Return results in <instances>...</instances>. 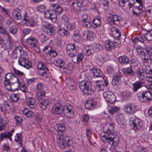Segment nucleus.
I'll list each match as a JSON object with an SVG mask.
<instances>
[{"label": "nucleus", "mask_w": 152, "mask_h": 152, "mask_svg": "<svg viewBox=\"0 0 152 152\" xmlns=\"http://www.w3.org/2000/svg\"><path fill=\"white\" fill-rule=\"evenodd\" d=\"M113 129V125L105 124L103 127L104 133H101L99 137L102 141L105 143L117 146L119 142V137L113 134L112 130Z\"/></svg>", "instance_id": "obj_1"}, {"label": "nucleus", "mask_w": 152, "mask_h": 152, "mask_svg": "<svg viewBox=\"0 0 152 152\" xmlns=\"http://www.w3.org/2000/svg\"><path fill=\"white\" fill-rule=\"evenodd\" d=\"M12 76L11 73H7L4 77V84L6 89L10 91H15L19 87L20 82H14V81L11 83L10 79Z\"/></svg>", "instance_id": "obj_2"}, {"label": "nucleus", "mask_w": 152, "mask_h": 152, "mask_svg": "<svg viewBox=\"0 0 152 152\" xmlns=\"http://www.w3.org/2000/svg\"><path fill=\"white\" fill-rule=\"evenodd\" d=\"M57 139L56 145L59 148L63 149L69 147L72 143V138L70 136H64L62 134L58 135Z\"/></svg>", "instance_id": "obj_3"}, {"label": "nucleus", "mask_w": 152, "mask_h": 152, "mask_svg": "<svg viewBox=\"0 0 152 152\" xmlns=\"http://www.w3.org/2000/svg\"><path fill=\"white\" fill-rule=\"evenodd\" d=\"M91 83L85 81H81L79 84L81 91L88 95L92 94L94 93V90L91 89Z\"/></svg>", "instance_id": "obj_4"}, {"label": "nucleus", "mask_w": 152, "mask_h": 152, "mask_svg": "<svg viewBox=\"0 0 152 152\" xmlns=\"http://www.w3.org/2000/svg\"><path fill=\"white\" fill-rule=\"evenodd\" d=\"M45 93L40 91L38 94L37 96V99L40 102V107L43 109L45 110L47 108V106L48 105L50 102L47 98L43 99L45 96Z\"/></svg>", "instance_id": "obj_5"}, {"label": "nucleus", "mask_w": 152, "mask_h": 152, "mask_svg": "<svg viewBox=\"0 0 152 152\" xmlns=\"http://www.w3.org/2000/svg\"><path fill=\"white\" fill-rule=\"evenodd\" d=\"M72 106L69 103L65 105L64 107V113L67 117V121L68 122H71L70 118L74 116Z\"/></svg>", "instance_id": "obj_6"}, {"label": "nucleus", "mask_w": 152, "mask_h": 152, "mask_svg": "<svg viewBox=\"0 0 152 152\" xmlns=\"http://www.w3.org/2000/svg\"><path fill=\"white\" fill-rule=\"evenodd\" d=\"M137 96L138 99L141 101L142 99H146L148 101H150L151 100V98L152 95L151 92L149 91H143L142 92H139L137 94Z\"/></svg>", "instance_id": "obj_7"}, {"label": "nucleus", "mask_w": 152, "mask_h": 152, "mask_svg": "<svg viewBox=\"0 0 152 152\" xmlns=\"http://www.w3.org/2000/svg\"><path fill=\"white\" fill-rule=\"evenodd\" d=\"M131 119L133 125L132 128L134 130H138L142 127L143 123L138 118L134 117Z\"/></svg>", "instance_id": "obj_8"}, {"label": "nucleus", "mask_w": 152, "mask_h": 152, "mask_svg": "<svg viewBox=\"0 0 152 152\" xmlns=\"http://www.w3.org/2000/svg\"><path fill=\"white\" fill-rule=\"evenodd\" d=\"M64 108L61 104L59 103L53 105L51 109V113L55 114H60L64 112Z\"/></svg>", "instance_id": "obj_9"}, {"label": "nucleus", "mask_w": 152, "mask_h": 152, "mask_svg": "<svg viewBox=\"0 0 152 152\" xmlns=\"http://www.w3.org/2000/svg\"><path fill=\"white\" fill-rule=\"evenodd\" d=\"M42 28L44 32L49 35L52 36L56 32L53 26L50 24L43 25Z\"/></svg>", "instance_id": "obj_10"}, {"label": "nucleus", "mask_w": 152, "mask_h": 152, "mask_svg": "<svg viewBox=\"0 0 152 152\" xmlns=\"http://www.w3.org/2000/svg\"><path fill=\"white\" fill-rule=\"evenodd\" d=\"M108 84V81L106 78H104L103 80H98L96 82V86L98 91L103 90L105 86Z\"/></svg>", "instance_id": "obj_11"}, {"label": "nucleus", "mask_w": 152, "mask_h": 152, "mask_svg": "<svg viewBox=\"0 0 152 152\" xmlns=\"http://www.w3.org/2000/svg\"><path fill=\"white\" fill-rule=\"evenodd\" d=\"M103 96L107 102L111 104H113L115 100V96L109 91L104 92L103 94Z\"/></svg>", "instance_id": "obj_12"}, {"label": "nucleus", "mask_w": 152, "mask_h": 152, "mask_svg": "<svg viewBox=\"0 0 152 152\" xmlns=\"http://www.w3.org/2000/svg\"><path fill=\"white\" fill-rule=\"evenodd\" d=\"M18 63L19 65L27 69L29 68L31 66L30 61L26 58L23 57H20L19 58Z\"/></svg>", "instance_id": "obj_13"}, {"label": "nucleus", "mask_w": 152, "mask_h": 152, "mask_svg": "<svg viewBox=\"0 0 152 152\" xmlns=\"http://www.w3.org/2000/svg\"><path fill=\"white\" fill-rule=\"evenodd\" d=\"M125 112L128 114H133L136 112L137 110L135 106L130 103L126 104L124 107Z\"/></svg>", "instance_id": "obj_14"}, {"label": "nucleus", "mask_w": 152, "mask_h": 152, "mask_svg": "<svg viewBox=\"0 0 152 152\" xmlns=\"http://www.w3.org/2000/svg\"><path fill=\"white\" fill-rule=\"evenodd\" d=\"M51 8L52 12H54V13L56 14V15L61 14L63 12V10L61 7L57 4H52Z\"/></svg>", "instance_id": "obj_15"}, {"label": "nucleus", "mask_w": 152, "mask_h": 152, "mask_svg": "<svg viewBox=\"0 0 152 152\" xmlns=\"http://www.w3.org/2000/svg\"><path fill=\"white\" fill-rule=\"evenodd\" d=\"M14 131V129H12L10 132H3L1 133L0 134V142L5 138H8L11 141H12L11 136Z\"/></svg>", "instance_id": "obj_16"}, {"label": "nucleus", "mask_w": 152, "mask_h": 152, "mask_svg": "<svg viewBox=\"0 0 152 152\" xmlns=\"http://www.w3.org/2000/svg\"><path fill=\"white\" fill-rule=\"evenodd\" d=\"M96 102L93 99H88L85 104V108L88 110H92L94 109Z\"/></svg>", "instance_id": "obj_17"}, {"label": "nucleus", "mask_w": 152, "mask_h": 152, "mask_svg": "<svg viewBox=\"0 0 152 152\" xmlns=\"http://www.w3.org/2000/svg\"><path fill=\"white\" fill-rule=\"evenodd\" d=\"M122 75V74L120 72L119 74L115 75L112 80L113 85L115 86L119 85L121 82V78Z\"/></svg>", "instance_id": "obj_18"}, {"label": "nucleus", "mask_w": 152, "mask_h": 152, "mask_svg": "<svg viewBox=\"0 0 152 152\" xmlns=\"http://www.w3.org/2000/svg\"><path fill=\"white\" fill-rule=\"evenodd\" d=\"M120 16L117 15H110V18H108V20L110 23L116 24H118L120 21L121 19Z\"/></svg>", "instance_id": "obj_19"}, {"label": "nucleus", "mask_w": 152, "mask_h": 152, "mask_svg": "<svg viewBox=\"0 0 152 152\" xmlns=\"http://www.w3.org/2000/svg\"><path fill=\"white\" fill-rule=\"evenodd\" d=\"M113 42L108 40L105 42L104 47L105 49L107 51L111 50L112 48L117 47V45H113Z\"/></svg>", "instance_id": "obj_20"}, {"label": "nucleus", "mask_w": 152, "mask_h": 152, "mask_svg": "<svg viewBox=\"0 0 152 152\" xmlns=\"http://www.w3.org/2000/svg\"><path fill=\"white\" fill-rule=\"evenodd\" d=\"M52 11L50 10H48L45 12L44 17L47 18L49 19L50 20L55 18L56 17V14L52 13Z\"/></svg>", "instance_id": "obj_21"}, {"label": "nucleus", "mask_w": 152, "mask_h": 152, "mask_svg": "<svg viewBox=\"0 0 152 152\" xmlns=\"http://www.w3.org/2000/svg\"><path fill=\"white\" fill-rule=\"evenodd\" d=\"M132 13L137 16H141L143 14L142 9L139 8V6L134 7L132 9Z\"/></svg>", "instance_id": "obj_22"}, {"label": "nucleus", "mask_w": 152, "mask_h": 152, "mask_svg": "<svg viewBox=\"0 0 152 152\" xmlns=\"http://www.w3.org/2000/svg\"><path fill=\"white\" fill-rule=\"evenodd\" d=\"M123 72L125 75L128 77L129 76L134 77L135 75L133 70L131 66L124 68L123 69Z\"/></svg>", "instance_id": "obj_23"}, {"label": "nucleus", "mask_w": 152, "mask_h": 152, "mask_svg": "<svg viewBox=\"0 0 152 152\" xmlns=\"http://www.w3.org/2000/svg\"><path fill=\"white\" fill-rule=\"evenodd\" d=\"M26 42L32 48L36 47L37 44L36 39L33 37H30L27 39Z\"/></svg>", "instance_id": "obj_24"}, {"label": "nucleus", "mask_w": 152, "mask_h": 152, "mask_svg": "<svg viewBox=\"0 0 152 152\" xmlns=\"http://www.w3.org/2000/svg\"><path fill=\"white\" fill-rule=\"evenodd\" d=\"M13 52L15 58L18 56H21L23 53V48L21 46L16 48L13 50Z\"/></svg>", "instance_id": "obj_25"}, {"label": "nucleus", "mask_w": 152, "mask_h": 152, "mask_svg": "<svg viewBox=\"0 0 152 152\" xmlns=\"http://www.w3.org/2000/svg\"><path fill=\"white\" fill-rule=\"evenodd\" d=\"M12 16L16 20L21 19L22 18L21 10L18 8L15 9L12 12Z\"/></svg>", "instance_id": "obj_26"}, {"label": "nucleus", "mask_w": 152, "mask_h": 152, "mask_svg": "<svg viewBox=\"0 0 152 152\" xmlns=\"http://www.w3.org/2000/svg\"><path fill=\"white\" fill-rule=\"evenodd\" d=\"M119 62L122 64H129V58L125 56H121L118 58Z\"/></svg>", "instance_id": "obj_27"}, {"label": "nucleus", "mask_w": 152, "mask_h": 152, "mask_svg": "<svg viewBox=\"0 0 152 152\" xmlns=\"http://www.w3.org/2000/svg\"><path fill=\"white\" fill-rule=\"evenodd\" d=\"M27 104L31 109L34 108L36 106L35 100L32 97L28 98L26 100Z\"/></svg>", "instance_id": "obj_28"}, {"label": "nucleus", "mask_w": 152, "mask_h": 152, "mask_svg": "<svg viewBox=\"0 0 152 152\" xmlns=\"http://www.w3.org/2000/svg\"><path fill=\"white\" fill-rule=\"evenodd\" d=\"M143 83L140 81H137L132 84V90L134 92L137 91L138 90L141 88L143 85Z\"/></svg>", "instance_id": "obj_29"}, {"label": "nucleus", "mask_w": 152, "mask_h": 152, "mask_svg": "<svg viewBox=\"0 0 152 152\" xmlns=\"http://www.w3.org/2000/svg\"><path fill=\"white\" fill-rule=\"evenodd\" d=\"M136 77L140 80H144L145 78V75L143 70L141 69H138L136 70L135 72Z\"/></svg>", "instance_id": "obj_30"}, {"label": "nucleus", "mask_w": 152, "mask_h": 152, "mask_svg": "<svg viewBox=\"0 0 152 152\" xmlns=\"http://www.w3.org/2000/svg\"><path fill=\"white\" fill-rule=\"evenodd\" d=\"M58 32L61 36L66 35L68 36L69 34L67 30H66L64 28H60L58 29Z\"/></svg>", "instance_id": "obj_31"}, {"label": "nucleus", "mask_w": 152, "mask_h": 152, "mask_svg": "<svg viewBox=\"0 0 152 152\" xmlns=\"http://www.w3.org/2000/svg\"><path fill=\"white\" fill-rule=\"evenodd\" d=\"M23 113L27 117L31 118L34 115L33 112L29 110L27 108H25L23 110Z\"/></svg>", "instance_id": "obj_32"}, {"label": "nucleus", "mask_w": 152, "mask_h": 152, "mask_svg": "<svg viewBox=\"0 0 152 152\" xmlns=\"http://www.w3.org/2000/svg\"><path fill=\"white\" fill-rule=\"evenodd\" d=\"M94 75L97 77H101L102 73L101 71L98 68H94L93 69Z\"/></svg>", "instance_id": "obj_33"}, {"label": "nucleus", "mask_w": 152, "mask_h": 152, "mask_svg": "<svg viewBox=\"0 0 152 152\" xmlns=\"http://www.w3.org/2000/svg\"><path fill=\"white\" fill-rule=\"evenodd\" d=\"M22 134H17L15 138V141L18 143L20 147L22 146Z\"/></svg>", "instance_id": "obj_34"}, {"label": "nucleus", "mask_w": 152, "mask_h": 152, "mask_svg": "<svg viewBox=\"0 0 152 152\" xmlns=\"http://www.w3.org/2000/svg\"><path fill=\"white\" fill-rule=\"evenodd\" d=\"M66 129L65 126L63 124H59L57 125V127L56 129L58 133L61 134V133H63Z\"/></svg>", "instance_id": "obj_35"}, {"label": "nucleus", "mask_w": 152, "mask_h": 152, "mask_svg": "<svg viewBox=\"0 0 152 152\" xmlns=\"http://www.w3.org/2000/svg\"><path fill=\"white\" fill-rule=\"evenodd\" d=\"M82 6V2H79L78 5H73L72 9L75 12H79L81 10Z\"/></svg>", "instance_id": "obj_36"}, {"label": "nucleus", "mask_w": 152, "mask_h": 152, "mask_svg": "<svg viewBox=\"0 0 152 152\" xmlns=\"http://www.w3.org/2000/svg\"><path fill=\"white\" fill-rule=\"evenodd\" d=\"M65 82L66 84L70 86H73L74 84L75 81L73 79L70 77L66 78Z\"/></svg>", "instance_id": "obj_37"}, {"label": "nucleus", "mask_w": 152, "mask_h": 152, "mask_svg": "<svg viewBox=\"0 0 152 152\" xmlns=\"http://www.w3.org/2000/svg\"><path fill=\"white\" fill-rule=\"evenodd\" d=\"M64 61L62 60L58 59L56 61L55 65L60 68L64 69L65 68L64 67Z\"/></svg>", "instance_id": "obj_38"}, {"label": "nucleus", "mask_w": 152, "mask_h": 152, "mask_svg": "<svg viewBox=\"0 0 152 152\" xmlns=\"http://www.w3.org/2000/svg\"><path fill=\"white\" fill-rule=\"evenodd\" d=\"M151 31V32L150 30L148 31L147 33H145L144 35V37L149 41L152 40V29Z\"/></svg>", "instance_id": "obj_39"}, {"label": "nucleus", "mask_w": 152, "mask_h": 152, "mask_svg": "<svg viewBox=\"0 0 152 152\" xmlns=\"http://www.w3.org/2000/svg\"><path fill=\"white\" fill-rule=\"evenodd\" d=\"M10 99L12 102H16L19 99L18 95L16 94H13L10 96Z\"/></svg>", "instance_id": "obj_40"}, {"label": "nucleus", "mask_w": 152, "mask_h": 152, "mask_svg": "<svg viewBox=\"0 0 152 152\" xmlns=\"http://www.w3.org/2000/svg\"><path fill=\"white\" fill-rule=\"evenodd\" d=\"M66 53L69 54V56L71 57L75 56L77 54V49L66 51Z\"/></svg>", "instance_id": "obj_41"}, {"label": "nucleus", "mask_w": 152, "mask_h": 152, "mask_svg": "<svg viewBox=\"0 0 152 152\" xmlns=\"http://www.w3.org/2000/svg\"><path fill=\"white\" fill-rule=\"evenodd\" d=\"M94 33L91 31H88L86 35L83 34L84 36L86 35V39L88 40H91L93 39V36Z\"/></svg>", "instance_id": "obj_42"}, {"label": "nucleus", "mask_w": 152, "mask_h": 152, "mask_svg": "<svg viewBox=\"0 0 152 152\" xmlns=\"http://www.w3.org/2000/svg\"><path fill=\"white\" fill-rule=\"evenodd\" d=\"M101 23V20L100 18H97L94 19L92 21V23L95 27L100 26Z\"/></svg>", "instance_id": "obj_43"}, {"label": "nucleus", "mask_w": 152, "mask_h": 152, "mask_svg": "<svg viewBox=\"0 0 152 152\" xmlns=\"http://www.w3.org/2000/svg\"><path fill=\"white\" fill-rule=\"evenodd\" d=\"M122 96L124 99H125L128 100L131 97V94L128 92H124L122 93Z\"/></svg>", "instance_id": "obj_44"}, {"label": "nucleus", "mask_w": 152, "mask_h": 152, "mask_svg": "<svg viewBox=\"0 0 152 152\" xmlns=\"http://www.w3.org/2000/svg\"><path fill=\"white\" fill-rule=\"evenodd\" d=\"M84 58V55L83 53H79L77 56V63L78 64L80 63L83 60Z\"/></svg>", "instance_id": "obj_45"}, {"label": "nucleus", "mask_w": 152, "mask_h": 152, "mask_svg": "<svg viewBox=\"0 0 152 152\" xmlns=\"http://www.w3.org/2000/svg\"><path fill=\"white\" fill-rule=\"evenodd\" d=\"M118 107L115 106L109 107L108 108V111L109 113L112 114L116 112L118 110Z\"/></svg>", "instance_id": "obj_46"}, {"label": "nucleus", "mask_w": 152, "mask_h": 152, "mask_svg": "<svg viewBox=\"0 0 152 152\" xmlns=\"http://www.w3.org/2000/svg\"><path fill=\"white\" fill-rule=\"evenodd\" d=\"M76 45L74 44H69L66 46V51L77 49Z\"/></svg>", "instance_id": "obj_47"}, {"label": "nucleus", "mask_w": 152, "mask_h": 152, "mask_svg": "<svg viewBox=\"0 0 152 152\" xmlns=\"http://www.w3.org/2000/svg\"><path fill=\"white\" fill-rule=\"evenodd\" d=\"M72 39L75 42H78L80 39L79 33L78 32L74 33L72 36Z\"/></svg>", "instance_id": "obj_48"}, {"label": "nucleus", "mask_w": 152, "mask_h": 152, "mask_svg": "<svg viewBox=\"0 0 152 152\" xmlns=\"http://www.w3.org/2000/svg\"><path fill=\"white\" fill-rule=\"evenodd\" d=\"M145 50L146 51V54H147L150 57L152 56V47H146Z\"/></svg>", "instance_id": "obj_49"}, {"label": "nucleus", "mask_w": 152, "mask_h": 152, "mask_svg": "<svg viewBox=\"0 0 152 152\" xmlns=\"http://www.w3.org/2000/svg\"><path fill=\"white\" fill-rule=\"evenodd\" d=\"M57 54L56 51L53 50H48V55H50L51 57H54L57 56Z\"/></svg>", "instance_id": "obj_50"}, {"label": "nucleus", "mask_w": 152, "mask_h": 152, "mask_svg": "<svg viewBox=\"0 0 152 152\" xmlns=\"http://www.w3.org/2000/svg\"><path fill=\"white\" fill-rule=\"evenodd\" d=\"M13 71L15 74L17 75L18 76H23L24 75V74L23 72L17 70L15 67L13 68Z\"/></svg>", "instance_id": "obj_51"}, {"label": "nucleus", "mask_w": 152, "mask_h": 152, "mask_svg": "<svg viewBox=\"0 0 152 152\" xmlns=\"http://www.w3.org/2000/svg\"><path fill=\"white\" fill-rule=\"evenodd\" d=\"M144 70L146 74H152V69L149 66H146L144 69Z\"/></svg>", "instance_id": "obj_52"}, {"label": "nucleus", "mask_w": 152, "mask_h": 152, "mask_svg": "<svg viewBox=\"0 0 152 152\" xmlns=\"http://www.w3.org/2000/svg\"><path fill=\"white\" fill-rule=\"evenodd\" d=\"M18 29L15 26H13L9 28L10 32L13 34H15L17 31Z\"/></svg>", "instance_id": "obj_53"}, {"label": "nucleus", "mask_w": 152, "mask_h": 152, "mask_svg": "<svg viewBox=\"0 0 152 152\" xmlns=\"http://www.w3.org/2000/svg\"><path fill=\"white\" fill-rule=\"evenodd\" d=\"M113 37L115 39H119L120 37H121V34L119 32V30H118L117 31L114 32L112 34Z\"/></svg>", "instance_id": "obj_54"}, {"label": "nucleus", "mask_w": 152, "mask_h": 152, "mask_svg": "<svg viewBox=\"0 0 152 152\" xmlns=\"http://www.w3.org/2000/svg\"><path fill=\"white\" fill-rule=\"evenodd\" d=\"M39 39L42 42H44L48 39V38L45 34H42L39 36Z\"/></svg>", "instance_id": "obj_55"}, {"label": "nucleus", "mask_w": 152, "mask_h": 152, "mask_svg": "<svg viewBox=\"0 0 152 152\" xmlns=\"http://www.w3.org/2000/svg\"><path fill=\"white\" fill-rule=\"evenodd\" d=\"M15 118L16 120V124L18 125H20L22 122V119L21 117L15 115Z\"/></svg>", "instance_id": "obj_56"}, {"label": "nucleus", "mask_w": 152, "mask_h": 152, "mask_svg": "<svg viewBox=\"0 0 152 152\" xmlns=\"http://www.w3.org/2000/svg\"><path fill=\"white\" fill-rule=\"evenodd\" d=\"M76 27L75 23H73L71 24H69L67 25V30H73Z\"/></svg>", "instance_id": "obj_57"}, {"label": "nucleus", "mask_w": 152, "mask_h": 152, "mask_svg": "<svg viewBox=\"0 0 152 152\" xmlns=\"http://www.w3.org/2000/svg\"><path fill=\"white\" fill-rule=\"evenodd\" d=\"M38 73L41 76L45 75L48 71V68L44 69H38Z\"/></svg>", "instance_id": "obj_58"}, {"label": "nucleus", "mask_w": 152, "mask_h": 152, "mask_svg": "<svg viewBox=\"0 0 152 152\" xmlns=\"http://www.w3.org/2000/svg\"><path fill=\"white\" fill-rule=\"evenodd\" d=\"M146 79L147 81L149 82V84L148 85V87L151 88V86H152V76L146 77Z\"/></svg>", "instance_id": "obj_59"}, {"label": "nucleus", "mask_w": 152, "mask_h": 152, "mask_svg": "<svg viewBox=\"0 0 152 152\" xmlns=\"http://www.w3.org/2000/svg\"><path fill=\"white\" fill-rule=\"evenodd\" d=\"M83 26L86 28H90L91 26V23L90 20L86 21L83 22Z\"/></svg>", "instance_id": "obj_60"}, {"label": "nucleus", "mask_w": 152, "mask_h": 152, "mask_svg": "<svg viewBox=\"0 0 152 152\" xmlns=\"http://www.w3.org/2000/svg\"><path fill=\"white\" fill-rule=\"evenodd\" d=\"M37 68L38 69H42L47 68L45 64L42 62L38 64Z\"/></svg>", "instance_id": "obj_61"}, {"label": "nucleus", "mask_w": 152, "mask_h": 152, "mask_svg": "<svg viewBox=\"0 0 152 152\" xmlns=\"http://www.w3.org/2000/svg\"><path fill=\"white\" fill-rule=\"evenodd\" d=\"M19 79H18L16 77L12 74V76L10 79L11 83H12V81H14V82H20L19 81Z\"/></svg>", "instance_id": "obj_62"}, {"label": "nucleus", "mask_w": 152, "mask_h": 152, "mask_svg": "<svg viewBox=\"0 0 152 152\" xmlns=\"http://www.w3.org/2000/svg\"><path fill=\"white\" fill-rule=\"evenodd\" d=\"M0 32L1 34L7 35L8 36V38H10V36L8 31L4 29L2 27L1 29L0 30Z\"/></svg>", "instance_id": "obj_63"}, {"label": "nucleus", "mask_w": 152, "mask_h": 152, "mask_svg": "<svg viewBox=\"0 0 152 152\" xmlns=\"http://www.w3.org/2000/svg\"><path fill=\"white\" fill-rule=\"evenodd\" d=\"M23 20L24 21H25V23H26L27 22H30L31 20L29 19V18L28 15L26 14V13L25 14V15L23 17Z\"/></svg>", "instance_id": "obj_64"}]
</instances>
